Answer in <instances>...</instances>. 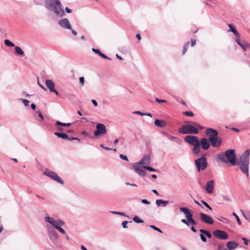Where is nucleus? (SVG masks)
<instances>
[{"instance_id":"obj_29","label":"nucleus","mask_w":250,"mask_h":250,"mask_svg":"<svg viewBox=\"0 0 250 250\" xmlns=\"http://www.w3.org/2000/svg\"><path fill=\"white\" fill-rule=\"evenodd\" d=\"M54 134L58 136V137L62 138L63 139H68V135L65 133L55 132Z\"/></svg>"},{"instance_id":"obj_16","label":"nucleus","mask_w":250,"mask_h":250,"mask_svg":"<svg viewBox=\"0 0 250 250\" xmlns=\"http://www.w3.org/2000/svg\"><path fill=\"white\" fill-rule=\"evenodd\" d=\"M214 188V186L213 180H210L208 181L205 185V189L206 192L209 194L212 193Z\"/></svg>"},{"instance_id":"obj_3","label":"nucleus","mask_w":250,"mask_h":250,"mask_svg":"<svg viewBox=\"0 0 250 250\" xmlns=\"http://www.w3.org/2000/svg\"><path fill=\"white\" fill-rule=\"evenodd\" d=\"M179 133L183 134H197L199 133V130L196 128L194 125H185L179 128Z\"/></svg>"},{"instance_id":"obj_23","label":"nucleus","mask_w":250,"mask_h":250,"mask_svg":"<svg viewBox=\"0 0 250 250\" xmlns=\"http://www.w3.org/2000/svg\"><path fill=\"white\" fill-rule=\"evenodd\" d=\"M237 43L243 48L244 51H246L250 47V45L245 41H241L238 39L235 40Z\"/></svg>"},{"instance_id":"obj_61","label":"nucleus","mask_w":250,"mask_h":250,"mask_svg":"<svg viewBox=\"0 0 250 250\" xmlns=\"http://www.w3.org/2000/svg\"><path fill=\"white\" fill-rule=\"evenodd\" d=\"M125 184L127 186H133V187H137V185L135 184H130L129 183H128V182H126L125 183Z\"/></svg>"},{"instance_id":"obj_33","label":"nucleus","mask_w":250,"mask_h":250,"mask_svg":"<svg viewBox=\"0 0 250 250\" xmlns=\"http://www.w3.org/2000/svg\"><path fill=\"white\" fill-rule=\"evenodd\" d=\"M71 125V123H62L60 121H56L55 123L56 126H69Z\"/></svg>"},{"instance_id":"obj_53","label":"nucleus","mask_w":250,"mask_h":250,"mask_svg":"<svg viewBox=\"0 0 250 250\" xmlns=\"http://www.w3.org/2000/svg\"><path fill=\"white\" fill-rule=\"evenodd\" d=\"M92 50L96 54H98L99 56H100V54L101 53V51L99 50V49H95V48H92Z\"/></svg>"},{"instance_id":"obj_32","label":"nucleus","mask_w":250,"mask_h":250,"mask_svg":"<svg viewBox=\"0 0 250 250\" xmlns=\"http://www.w3.org/2000/svg\"><path fill=\"white\" fill-rule=\"evenodd\" d=\"M200 144L196 145V146H194L193 149H192V152L194 154H197L199 152V151L200 150Z\"/></svg>"},{"instance_id":"obj_25","label":"nucleus","mask_w":250,"mask_h":250,"mask_svg":"<svg viewBox=\"0 0 250 250\" xmlns=\"http://www.w3.org/2000/svg\"><path fill=\"white\" fill-rule=\"evenodd\" d=\"M227 247L229 250H235L238 246V244L234 242H229L227 243Z\"/></svg>"},{"instance_id":"obj_26","label":"nucleus","mask_w":250,"mask_h":250,"mask_svg":"<svg viewBox=\"0 0 250 250\" xmlns=\"http://www.w3.org/2000/svg\"><path fill=\"white\" fill-rule=\"evenodd\" d=\"M155 125L159 127H163L166 125V123L163 120L156 119L154 121Z\"/></svg>"},{"instance_id":"obj_63","label":"nucleus","mask_w":250,"mask_h":250,"mask_svg":"<svg viewBox=\"0 0 250 250\" xmlns=\"http://www.w3.org/2000/svg\"><path fill=\"white\" fill-rule=\"evenodd\" d=\"M91 102L95 106H97L98 104L95 100H92Z\"/></svg>"},{"instance_id":"obj_49","label":"nucleus","mask_w":250,"mask_h":250,"mask_svg":"<svg viewBox=\"0 0 250 250\" xmlns=\"http://www.w3.org/2000/svg\"><path fill=\"white\" fill-rule=\"evenodd\" d=\"M200 238H201V239L202 240V241L204 242H206L207 241V239L205 237V236H204V234H200Z\"/></svg>"},{"instance_id":"obj_31","label":"nucleus","mask_w":250,"mask_h":250,"mask_svg":"<svg viewBox=\"0 0 250 250\" xmlns=\"http://www.w3.org/2000/svg\"><path fill=\"white\" fill-rule=\"evenodd\" d=\"M229 27L230 28V30L231 32H232L233 33V34H234L235 36L237 38H238L239 36V33L238 32V31L233 27V26H232V24H229L228 25Z\"/></svg>"},{"instance_id":"obj_6","label":"nucleus","mask_w":250,"mask_h":250,"mask_svg":"<svg viewBox=\"0 0 250 250\" xmlns=\"http://www.w3.org/2000/svg\"><path fill=\"white\" fill-rule=\"evenodd\" d=\"M43 173L45 176L53 179L58 183H61V184H63V181L62 180L58 175L56 172L52 171L48 169H46L44 170Z\"/></svg>"},{"instance_id":"obj_17","label":"nucleus","mask_w":250,"mask_h":250,"mask_svg":"<svg viewBox=\"0 0 250 250\" xmlns=\"http://www.w3.org/2000/svg\"><path fill=\"white\" fill-rule=\"evenodd\" d=\"M250 155V149L245 150L240 157V162L250 163L249 156Z\"/></svg>"},{"instance_id":"obj_10","label":"nucleus","mask_w":250,"mask_h":250,"mask_svg":"<svg viewBox=\"0 0 250 250\" xmlns=\"http://www.w3.org/2000/svg\"><path fill=\"white\" fill-rule=\"evenodd\" d=\"M213 235L221 240L227 239L229 237L228 233L224 230H215L213 232Z\"/></svg>"},{"instance_id":"obj_4","label":"nucleus","mask_w":250,"mask_h":250,"mask_svg":"<svg viewBox=\"0 0 250 250\" xmlns=\"http://www.w3.org/2000/svg\"><path fill=\"white\" fill-rule=\"evenodd\" d=\"M195 163L198 171L204 170L208 166L207 159L204 156L196 159Z\"/></svg>"},{"instance_id":"obj_48","label":"nucleus","mask_w":250,"mask_h":250,"mask_svg":"<svg viewBox=\"0 0 250 250\" xmlns=\"http://www.w3.org/2000/svg\"><path fill=\"white\" fill-rule=\"evenodd\" d=\"M155 101L158 103H166L167 101L165 100H160L157 98H155Z\"/></svg>"},{"instance_id":"obj_13","label":"nucleus","mask_w":250,"mask_h":250,"mask_svg":"<svg viewBox=\"0 0 250 250\" xmlns=\"http://www.w3.org/2000/svg\"><path fill=\"white\" fill-rule=\"evenodd\" d=\"M133 168L134 169L135 171L139 174L140 176L144 177L146 175L145 171L144 169L143 166L142 167L141 165L137 163H135L134 164L133 166Z\"/></svg>"},{"instance_id":"obj_51","label":"nucleus","mask_w":250,"mask_h":250,"mask_svg":"<svg viewBox=\"0 0 250 250\" xmlns=\"http://www.w3.org/2000/svg\"><path fill=\"white\" fill-rule=\"evenodd\" d=\"M128 223V222L127 221H124L122 222V225L123 228H126L127 227V224Z\"/></svg>"},{"instance_id":"obj_34","label":"nucleus","mask_w":250,"mask_h":250,"mask_svg":"<svg viewBox=\"0 0 250 250\" xmlns=\"http://www.w3.org/2000/svg\"><path fill=\"white\" fill-rule=\"evenodd\" d=\"M4 43L7 46L14 47L15 46L14 44L11 41L7 39L4 40Z\"/></svg>"},{"instance_id":"obj_27","label":"nucleus","mask_w":250,"mask_h":250,"mask_svg":"<svg viewBox=\"0 0 250 250\" xmlns=\"http://www.w3.org/2000/svg\"><path fill=\"white\" fill-rule=\"evenodd\" d=\"M156 204L160 207V206H163V207H166L168 204V201H164L162 199H158L156 201Z\"/></svg>"},{"instance_id":"obj_58","label":"nucleus","mask_w":250,"mask_h":250,"mask_svg":"<svg viewBox=\"0 0 250 250\" xmlns=\"http://www.w3.org/2000/svg\"><path fill=\"white\" fill-rule=\"evenodd\" d=\"M196 40L195 39H191V46H194L196 44Z\"/></svg>"},{"instance_id":"obj_5","label":"nucleus","mask_w":250,"mask_h":250,"mask_svg":"<svg viewBox=\"0 0 250 250\" xmlns=\"http://www.w3.org/2000/svg\"><path fill=\"white\" fill-rule=\"evenodd\" d=\"M225 155V157L227 158V162H229L233 166L236 164V156L234 149H229L226 151Z\"/></svg>"},{"instance_id":"obj_40","label":"nucleus","mask_w":250,"mask_h":250,"mask_svg":"<svg viewBox=\"0 0 250 250\" xmlns=\"http://www.w3.org/2000/svg\"><path fill=\"white\" fill-rule=\"evenodd\" d=\"M20 100L22 102L25 106H28L29 105V101L28 100L21 99Z\"/></svg>"},{"instance_id":"obj_60","label":"nucleus","mask_w":250,"mask_h":250,"mask_svg":"<svg viewBox=\"0 0 250 250\" xmlns=\"http://www.w3.org/2000/svg\"><path fill=\"white\" fill-rule=\"evenodd\" d=\"M65 11L66 13H70L72 12V10L71 9H69L68 7H66L65 8Z\"/></svg>"},{"instance_id":"obj_47","label":"nucleus","mask_w":250,"mask_h":250,"mask_svg":"<svg viewBox=\"0 0 250 250\" xmlns=\"http://www.w3.org/2000/svg\"><path fill=\"white\" fill-rule=\"evenodd\" d=\"M80 83L82 86H83L84 83V78L83 77H81L79 78Z\"/></svg>"},{"instance_id":"obj_62","label":"nucleus","mask_w":250,"mask_h":250,"mask_svg":"<svg viewBox=\"0 0 250 250\" xmlns=\"http://www.w3.org/2000/svg\"><path fill=\"white\" fill-rule=\"evenodd\" d=\"M38 83L39 85V86L41 87V88H42L43 90H46V88L44 86H43L41 84V83H40L39 81H38Z\"/></svg>"},{"instance_id":"obj_20","label":"nucleus","mask_w":250,"mask_h":250,"mask_svg":"<svg viewBox=\"0 0 250 250\" xmlns=\"http://www.w3.org/2000/svg\"><path fill=\"white\" fill-rule=\"evenodd\" d=\"M218 134L217 131L212 128H208L206 130V135L208 137V138L218 136Z\"/></svg>"},{"instance_id":"obj_18","label":"nucleus","mask_w":250,"mask_h":250,"mask_svg":"<svg viewBox=\"0 0 250 250\" xmlns=\"http://www.w3.org/2000/svg\"><path fill=\"white\" fill-rule=\"evenodd\" d=\"M200 144L201 145L202 148L204 150L208 149L210 146L209 139H208L206 138H202L201 139Z\"/></svg>"},{"instance_id":"obj_35","label":"nucleus","mask_w":250,"mask_h":250,"mask_svg":"<svg viewBox=\"0 0 250 250\" xmlns=\"http://www.w3.org/2000/svg\"><path fill=\"white\" fill-rule=\"evenodd\" d=\"M133 220L137 223H142L144 222V221L143 220L140 219L139 217L137 216H134L133 218Z\"/></svg>"},{"instance_id":"obj_52","label":"nucleus","mask_w":250,"mask_h":250,"mask_svg":"<svg viewBox=\"0 0 250 250\" xmlns=\"http://www.w3.org/2000/svg\"><path fill=\"white\" fill-rule=\"evenodd\" d=\"M133 114H138V115H141V116H144L145 115V113H142L139 111H134L133 112Z\"/></svg>"},{"instance_id":"obj_46","label":"nucleus","mask_w":250,"mask_h":250,"mask_svg":"<svg viewBox=\"0 0 250 250\" xmlns=\"http://www.w3.org/2000/svg\"><path fill=\"white\" fill-rule=\"evenodd\" d=\"M150 227L151 228L153 229L159 231V232L162 233V231L161 229H160L159 228H158L156 227H155V226L150 225Z\"/></svg>"},{"instance_id":"obj_2","label":"nucleus","mask_w":250,"mask_h":250,"mask_svg":"<svg viewBox=\"0 0 250 250\" xmlns=\"http://www.w3.org/2000/svg\"><path fill=\"white\" fill-rule=\"evenodd\" d=\"M44 221L45 223L54 227L62 234H66L65 230L62 228V227L65 225L64 222L62 220L59 219L55 220L52 217L46 216L44 217Z\"/></svg>"},{"instance_id":"obj_56","label":"nucleus","mask_w":250,"mask_h":250,"mask_svg":"<svg viewBox=\"0 0 250 250\" xmlns=\"http://www.w3.org/2000/svg\"><path fill=\"white\" fill-rule=\"evenodd\" d=\"M141 202H142V203H143V204H147V205L150 204V202L146 199H142Z\"/></svg>"},{"instance_id":"obj_59","label":"nucleus","mask_w":250,"mask_h":250,"mask_svg":"<svg viewBox=\"0 0 250 250\" xmlns=\"http://www.w3.org/2000/svg\"><path fill=\"white\" fill-rule=\"evenodd\" d=\"M68 140H70V141H71V140H78L79 142L80 141V140L79 138H76V137H72V138H71L68 137Z\"/></svg>"},{"instance_id":"obj_38","label":"nucleus","mask_w":250,"mask_h":250,"mask_svg":"<svg viewBox=\"0 0 250 250\" xmlns=\"http://www.w3.org/2000/svg\"><path fill=\"white\" fill-rule=\"evenodd\" d=\"M201 202L206 207H207V208H208L210 210H212V208L207 203H206L205 201L204 200H201Z\"/></svg>"},{"instance_id":"obj_36","label":"nucleus","mask_w":250,"mask_h":250,"mask_svg":"<svg viewBox=\"0 0 250 250\" xmlns=\"http://www.w3.org/2000/svg\"><path fill=\"white\" fill-rule=\"evenodd\" d=\"M110 213L114 214H118L124 216H127L128 217L125 213L123 212H119V211H111L110 212Z\"/></svg>"},{"instance_id":"obj_19","label":"nucleus","mask_w":250,"mask_h":250,"mask_svg":"<svg viewBox=\"0 0 250 250\" xmlns=\"http://www.w3.org/2000/svg\"><path fill=\"white\" fill-rule=\"evenodd\" d=\"M163 133L167 136V137L168 138V139L169 140L173 141L177 144L180 145L182 142V141L180 139H179L176 137L171 136L169 134H168L167 132H164Z\"/></svg>"},{"instance_id":"obj_1","label":"nucleus","mask_w":250,"mask_h":250,"mask_svg":"<svg viewBox=\"0 0 250 250\" xmlns=\"http://www.w3.org/2000/svg\"><path fill=\"white\" fill-rule=\"evenodd\" d=\"M44 6L57 16L62 18L65 15L63 8L60 0H44Z\"/></svg>"},{"instance_id":"obj_21","label":"nucleus","mask_w":250,"mask_h":250,"mask_svg":"<svg viewBox=\"0 0 250 250\" xmlns=\"http://www.w3.org/2000/svg\"><path fill=\"white\" fill-rule=\"evenodd\" d=\"M150 157L148 155H145L139 162H137L141 165H148L150 163Z\"/></svg>"},{"instance_id":"obj_24","label":"nucleus","mask_w":250,"mask_h":250,"mask_svg":"<svg viewBox=\"0 0 250 250\" xmlns=\"http://www.w3.org/2000/svg\"><path fill=\"white\" fill-rule=\"evenodd\" d=\"M45 84L50 92L55 88L54 83L51 80H46L45 81Z\"/></svg>"},{"instance_id":"obj_64","label":"nucleus","mask_w":250,"mask_h":250,"mask_svg":"<svg viewBox=\"0 0 250 250\" xmlns=\"http://www.w3.org/2000/svg\"><path fill=\"white\" fill-rule=\"evenodd\" d=\"M57 129L59 131H63V128L62 127V126H57Z\"/></svg>"},{"instance_id":"obj_12","label":"nucleus","mask_w":250,"mask_h":250,"mask_svg":"<svg viewBox=\"0 0 250 250\" xmlns=\"http://www.w3.org/2000/svg\"><path fill=\"white\" fill-rule=\"evenodd\" d=\"M210 145L214 147H218L221 145L222 139L216 136L214 137H209Z\"/></svg>"},{"instance_id":"obj_9","label":"nucleus","mask_w":250,"mask_h":250,"mask_svg":"<svg viewBox=\"0 0 250 250\" xmlns=\"http://www.w3.org/2000/svg\"><path fill=\"white\" fill-rule=\"evenodd\" d=\"M184 141L193 146H196V145L199 144L200 142L199 139L197 137L195 136L192 135H188L186 136L184 138Z\"/></svg>"},{"instance_id":"obj_50","label":"nucleus","mask_w":250,"mask_h":250,"mask_svg":"<svg viewBox=\"0 0 250 250\" xmlns=\"http://www.w3.org/2000/svg\"><path fill=\"white\" fill-rule=\"evenodd\" d=\"M100 56H101L102 58H104V59H109L110 60H111V59L109 58V57H108L107 56H106L105 55H104V54L102 53L101 52V53L100 54Z\"/></svg>"},{"instance_id":"obj_28","label":"nucleus","mask_w":250,"mask_h":250,"mask_svg":"<svg viewBox=\"0 0 250 250\" xmlns=\"http://www.w3.org/2000/svg\"><path fill=\"white\" fill-rule=\"evenodd\" d=\"M225 153L224 154H221V153L217 155V161L218 162H224V163H227V161L226 159H225Z\"/></svg>"},{"instance_id":"obj_11","label":"nucleus","mask_w":250,"mask_h":250,"mask_svg":"<svg viewBox=\"0 0 250 250\" xmlns=\"http://www.w3.org/2000/svg\"><path fill=\"white\" fill-rule=\"evenodd\" d=\"M58 24L65 29L71 30V25L69 20L67 18L62 19L58 21Z\"/></svg>"},{"instance_id":"obj_54","label":"nucleus","mask_w":250,"mask_h":250,"mask_svg":"<svg viewBox=\"0 0 250 250\" xmlns=\"http://www.w3.org/2000/svg\"><path fill=\"white\" fill-rule=\"evenodd\" d=\"M223 199L224 201H227V202H230L231 200L229 199V197H228L226 196L223 195L222 196Z\"/></svg>"},{"instance_id":"obj_37","label":"nucleus","mask_w":250,"mask_h":250,"mask_svg":"<svg viewBox=\"0 0 250 250\" xmlns=\"http://www.w3.org/2000/svg\"><path fill=\"white\" fill-rule=\"evenodd\" d=\"M189 45V42H187L184 46L183 50V54H185L187 52L188 47Z\"/></svg>"},{"instance_id":"obj_39","label":"nucleus","mask_w":250,"mask_h":250,"mask_svg":"<svg viewBox=\"0 0 250 250\" xmlns=\"http://www.w3.org/2000/svg\"><path fill=\"white\" fill-rule=\"evenodd\" d=\"M188 226L190 225H195L196 224V223L195 222V221L193 220V219L192 218V217L190 218L189 219H188Z\"/></svg>"},{"instance_id":"obj_14","label":"nucleus","mask_w":250,"mask_h":250,"mask_svg":"<svg viewBox=\"0 0 250 250\" xmlns=\"http://www.w3.org/2000/svg\"><path fill=\"white\" fill-rule=\"evenodd\" d=\"M250 163L240 162L239 168L241 171L246 175L247 178L249 177Z\"/></svg>"},{"instance_id":"obj_22","label":"nucleus","mask_w":250,"mask_h":250,"mask_svg":"<svg viewBox=\"0 0 250 250\" xmlns=\"http://www.w3.org/2000/svg\"><path fill=\"white\" fill-rule=\"evenodd\" d=\"M180 210L185 215L187 219H188L192 217V215L189 212L188 208L185 207H181L180 208Z\"/></svg>"},{"instance_id":"obj_41","label":"nucleus","mask_w":250,"mask_h":250,"mask_svg":"<svg viewBox=\"0 0 250 250\" xmlns=\"http://www.w3.org/2000/svg\"><path fill=\"white\" fill-rule=\"evenodd\" d=\"M232 215L235 217L236 219L237 220L238 224L239 225H240L241 224V222L238 215L235 213H233Z\"/></svg>"},{"instance_id":"obj_8","label":"nucleus","mask_w":250,"mask_h":250,"mask_svg":"<svg viewBox=\"0 0 250 250\" xmlns=\"http://www.w3.org/2000/svg\"><path fill=\"white\" fill-rule=\"evenodd\" d=\"M46 228L48 230V237L53 243H56L58 240V236L55 230L50 227L46 225Z\"/></svg>"},{"instance_id":"obj_30","label":"nucleus","mask_w":250,"mask_h":250,"mask_svg":"<svg viewBox=\"0 0 250 250\" xmlns=\"http://www.w3.org/2000/svg\"><path fill=\"white\" fill-rule=\"evenodd\" d=\"M15 50L16 54L20 56L24 55V52L20 47L18 46H15Z\"/></svg>"},{"instance_id":"obj_55","label":"nucleus","mask_w":250,"mask_h":250,"mask_svg":"<svg viewBox=\"0 0 250 250\" xmlns=\"http://www.w3.org/2000/svg\"><path fill=\"white\" fill-rule=\"evenodd\" d=\"M181 222L184 224L186 225L187 226H188V220L183 219L181 220Z\"/></svg>"},{"instance_id":"obj_15","label":"nucleus","mask_w":250,"mask_h":250,"mask_svg":"<svg viewBox=\"0 0 250 250\" xmlns=\"http://www.w3.org/2000/svg\"><path fill=\"white\" fill-rule=\"evenodd\" d=\"M199 215L201 220L205 223L209 225H212L213 224V220L212 218L209 215L203 213H200Z\"/></svg>"},{"instance_id":"obj_45","label":"nucleus","mask_w":250,"mask_h":250,"mask_svg":"<svg viewBox=\"0 0 250 250\" xmlns=\"http://www.w3.org/2000/svg\"><path fill=\"white\" fill-rule=\"evenodd\" d=\"M192 125H194L196 127V128L198 130V129H202L203 127L201 126L199 124L196 123H193Z\"/></svg>"},{"instance_id":"obj_43","label":"nucleus","mask_w":250,"mask_h":250,"mask_svg":"<svg viewBox=\"0 0 250 250\" xmlns=\"http://www.w3.org/2000/svg\"><path fill=\"white\" fill-rule=\"evenodd\" d=\"M145 169H147L150 171H155L156 170L153 167L148 166H143Z\"/></svg>"},{"instance_id":"obj_57","label":"nucleus","mask_w":250,"mask_h":250,"mask_svg":"<svg viewBox=\"0 0 250 250\" xmlns=\"http://www.w3.org/2000/svg\"><path fill=\"white\" fill-rule=\"evenodd\" d=\"M205 235L208 238H210L212 236L211 233L208 231H207Z\"/></svg>"},{"instance_id":"obj_7","label":"nucleus","mask_w":250,"mask_h":250,"mask_svg":"<svg viewBox=\"0 0 250 250\" xmlns=\"http://www.w3.org/2000/svg\"><path fill=\"white\" fill-rule=\"evenodd\" d=\"M106 133L105 125L101 123H98L96 125V130L94 131V135L96 137L104 135Z\"/></svg>"},{"instance_id":"obj_42","label":"nucleus","mask_w":250,"mask_h":250,"mask_svg":"<svg viewBox=\"0 0 250 250\" xmlns=\"http://www.w3.org/2000/svg\"><path fill=\"white\" fill-rule=\"evenodd\" d=\"M184 115L188 116H193V113L191 111H186L183 113Z\"/></svg>"},{"instance_id":"obj_44","label":"nucleus","mask_w":250,"mask_h":250,"mask_svg":"<svg viewBox=\"0 0 250 250\" xmlns=\"http://www.w3.org/2000/svg\"><path fill=\"white\" fill-rule=\"evenodd\" d=\"M119 157L122 160H124L126 161H128V159L127 158V156L125 155L121 154H120Z\"/></svg>"}]
</instances>
